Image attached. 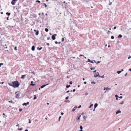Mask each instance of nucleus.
Listing matches in <instances>:
<instances>
[{
	"instance_id": "nucleus-1",
	"label": "nucleus",
	"mask_w": 131,
	"mask_h": 131,
	"mask_svg": "<svg viewBox=\"0 0 131 131\" xmlns=\"http://www.w3.org/2000/svg\"><path fill=\"white\" fill-rule=\"evenodd\" d=\"M13 87L14 88L18 87L19 85V83L17 81H14L13 82Z\"/></svg>"
},
{
	"instance_id": "nucleus-2",
	"label": "nucleus",
	"mask_w": 131,
	"mask_h": 131,
	"mask_svg": "<svg viewBox=\"0 0 131 131\" xmlns=\"http://www.w3.org/2000/svg\"><path fill=\"white\" fill-rule=\"evenodd\" d=\"M20 92L19 91H17L15 92V94H16V98H18L19 96L20 95Z\"/></svg>"
},
{
	"instance_id": "nucleus-3",
	"label": "nucleus",
	"mask_w": 131,
	"mask_h": 131,
	"mask_svg": "<svg viewBox=\"0 0 131 131\" xmlns=\"http://www.w3.org/2000/svg\"><path fill=\"white\" fill-rule=\"evenodd\" d=\"M99 74L98 72L94 74V76L95 77H99Z\"/></svg>"
},
{
	"instance_id": "nucleus-4",
	"label": "nucleus",
	"mask_w": 131,
	"mask_h": 131,
	"mask_svg": "<svg viewBox=\"0 0 131 131\" xmlns=\"http://www.w3.org/2000/svg\"><path fill=\"white\" fill-rule=\"evenodd\" d=\"M18 0H13L11 2V4L13 5H15L16 1H17Z\"/></svg>"
},
{
	"instance_id": "nucleus-5",
	"label": "nucleus",
	"mask_w": 131,
	"mask_h": 131,
	"mask_svg": "<svg viewBox=\"0 0 131 131\" xmlns=\"http://www.w3.org/2000/svg\"><path fill=\"white\" fill-rule=\"evenodd\" d=\"M56 35V34H55L54 35H53L52 36V39L53 40H54L56 39L55 36Z\"/></svg>"
},
{
	"instance_id": "nucleus-6",
	"label": "nucleus",
	"mask_w": 131,
	"mask_h": 131,
	"mask_svg": "<svg viewBox=\"0 0 131 131\" xmlns=\"http://www.w3.org/2000/svg\"><path fill=\"white\" fill-rule=\"evenodd\" d=\"M29 104V102H27L26 103H24L23 104V105H25V106H27V105H28Z\"/></svg>"
},
{
	"instance_id": "nucleus-7",
	"label": "nucleus",
	"mask_w": 131,
	"mask_h": 131,
	"mask_svg": "<svg viewBox=\"0 0 131 131\" xmlns=\"http://www.w3.org/2000/svg\"><path fill=\"white\" fill-rule=\"evenodd\" d=\"M121 112V111L120 110H119L116 112V114H117L118 113H120Z\"/></svg>"
},
{
	"instance_id": "nucleus-8",
	"label": "nucleus",
	"mask_w": 131,
	"mask_h": 131,
	"mask_svg": "<svg viewBox=\"0 0 131 131\" xmlns=\"http://www.w3.org/2000/svg\"><path fill=\"white\" fill-rule=\"evenodd\" d=\"M48 84H47L43 85L42 86H41V88H43L44 87H45L47 85H48Z\"/></svg>"
},
{
	"instance_id": "nucleus-9",
	"label": "nucleus",
	"mask_w": 131,
	"mask_h": 131,
	"mask_svg": "<svg viewBox=\"0 0 131 131\" xmlns=\"http://www.w3.org/2000/svg\"><path fill=\"white\" fill-rule=\"evenodd\" d=\"M106 90L107 91L110 90H111V88L108 87H106Z\"/></svg>"
},
{
	"instance_id": "nucleus-10",
	"label": "nucleus",
	"mask_w": 131,
	"mask_h": 131,
	"mask_svg": "<svg viewBox=\"0 0 131 131\" xmlns=\"http://www.w3.org/2000/svg\"><path fill=\"white\" fill-rule=\"evenodd\" d=\"M90 62L92 63H93L94 62H96V61L95 60H93L92 61H90Z\"/></svg>"
},
{
	"instance_id": "nucleus-11",
	"label": "nucleus",
	"mask_w": 131,
	"mask_h": 131,
	"mask_svg": "<svg viewBox=\"0 0 131 131\" xmlns=\"http://www.w3.org/2000/svg\"><path fill=\"white\" fill-rule=\"evenodd\" d=\"M8 84L9 85H10V86L13 87V83H8Z\"/></svg>"
},
{
	"instance_id": "nucleus-12",
	"label": "nucleus",
	"mask_w": 131,
	"mask_h": 131,
	"mask_svg": "<svg viewBox=\"0 0 131 131\" xmlns=\"http://www.w3.org/2000/svg\"><path fill=\"white\" fill-rule=\"evenodd\" d=\"M122 37V36L121 34H120L118 37V38H120Z\"/></svg>"
},
{
	"instance_id": "nucleus-13",
	"label": "nucleus",
	"mask_w": 131,
	"mask_h": 131,
	"mask_svg": "<svg viewBox=\"0 0 131 131\" xmlns=\"http://www.w3.org/2000/svg\"><path fill=\"white\" fill-rule=\"evenodd\" d=\"M80 128L81 129L80 131H83L82 130L83 127L82 126H80Z\"/></svg>"
},
{
	"instance_id": "nucleus-14",
	"label": "nucleus",
	"mask_w": 131,
	"mask_h": 131,
	"mask_svg": "<svg viewBox=\"0 0 131 131\" xmlns=\"http://www.w3.org/2000/svg\"><path fill=\"white\" fill-rule=\"evenodd\" d=\"M35 49V47L34 46H32V51H34Z\"/></svg>"
},
{
	"instance_id": "nucleus-15",
	"label": "nucleus",
	"mask_w": 131,
	"mask_h": 131,
	"mask_svg": "<svg viewBox=\"0 0 131 131\" xmlns=\"http://www.w3.org/2000/svg\"><path fill=\"white\" fill-rule=\"evenodd\" d=\"M26 75H22V76L21 77V79H23L24 78V77Z\"/></svg>"
},
{
	"instance_id": "nucleus-16",
	"label": "nucleus",
	"mask_w": 131,
	"mask_h": 131,
	"mask_svg": "<svg viewBox=\"0 0 131 131\" xmlns=\"http://www.w3.org/2000/svg\"><path fill=\"white\" fill-rule=\"evenodd\" d=\"M98 105L97 103H95L94 105V107L95 108L98 106Z\"/></svg>"
},
{
	"instance_id": "nucleus-17",
	"label": "nucleus",
	"mask_w": 131,
	"mask_h": 131,
	"mask_svg": "<svg viewBox=\"0 0 131 131\" xmlns=\"http://www.w3.org/2000/svg\"><path fill=\"white\" fill-rule=\"evenodd\" d=\"M124 103V102L123 101H122L119 104L121 105H123Z\"/></svg>"
},
{
	"instance_id": "nucleus-18",
	"label": "nucleus",
	"mask_w": 131,
	"mask_h": 131,
	"mask_svg": "<svg viewBox=\"0 0 131 131\" xmlns=\"http://www.w3.org/2000/svg\"><path fill=\"white\" fill-rule=\"evenodd\" d=\"M42 47H41L40 48H39V47H38L37 48V49L38 50H40L42 49Z\"/></svg>"
},
{
	"instance_id": "nucleus-19",
	"label": "nucleus",
	"mask_w": 131,
	"mask_h": 131,
	"mask_svg": "<svg viewBox=\"0 0 131 131\" xmlns=\"http://www.w3.org/2000/svg\"><path fill=\"white\" fill-rule=\"evenodd\" d=\"M115 97H116V100H117L118 99V95H115Z\"/></svg>"
},
{
	"instance_id": "nucleus-20",
	"label": "nucleus",
	"mask_w": 131,
	"mask_h": 131,
	"mask_svg": "<svg viewBox=\"0 0 131 131\" xmlns=\"http://www.w3.org/2000/svg\"><path fill=\"white\" fill-rule=\"evenodd\" d=\"M45 31L46 32H48V29L47 28H46L45 29Z\"/></svg>"
},
{
	"instance_id": "nucleus-21",
	"label": "nucleus",
	"mask_w": 131,
	"mask_h": 131,
	"mask_svg": "<svg viewBox=\"0 0 131 131\" xmlns=\"http://www.w3.org/2000/svg\"><path fill=\"white\" fill-rule=\"evenodd\" d=\"M7 15H8V16H9L10 15V13L8 12H7L6 13Z\"/></svg>"
},
{
	"instance_id": "nucleus-22",
	"label": "nucleus",
	"mask_w": 131,
	"mask_h": 131,
	"mask_svg": "<svg viewBox=\"0 0 131 131\" xmlns=\"http://www.w3.org/2000/svg\"><path fill=\"white\" fill-rule=\"evenodd\" d=\"M64 102H68L69 103L70 102V101L69 100H65L64 101Z\"/></svg>"
},
{
	"instance_id": "nucleus-23",
	"label": "nucleus",
	"mask_w": 131,
	"mask_h": 131,
	"mask_svg": "<svg viewBox=\"0 0 131 131\" xmlns=\"http://www.w3.org/2000/svg\"><path fill=\"white\" fill-rule=\"evenodd\" d=\"M81 116V115H80L78 117V120H79L80 119V118Z\"/></svg>"
},
{
	"instance_id": "nucleus-24",
	"label": "nucleus",
	"mask_w": 131,
	"mask_h": 131,
	"mask_svg": "<svg viewBox=\"0 0 131 131\" xmlns=\"http://www.w3.org/2000/svg\"><path fill=\"white\" fill-rule=\"evenodd\" d=\"M34 100H35V99H36V98H37V97H36V95H34Z\"/></svg>"
},
{
	"instance_id": "nucleus-25",
	"label": "nucleus",
	"mask_w": 131,
	"mask_h": 131,
	"mask_svg": "<svg viewBox=\"0 0 131 131\" xmlns=\"http://www.w3.org/2000/svg\"><path fill=\"white\" fill-rule=\"evenodd\" d=\"M93 104H91L90 105V106H89V108H91V107H92V106H93Z\"/></svg>"
},
{
	"instance_id": "nucleus-26",
	"label": "nucleus",
	"mask_w": 131,
	"mask_h": 131,
	"mask_svg": "<svg viewBox=\"0 0 131 131\" xmlns=\"http://www.w3.org/2000/svg\"><path fill=\"white\" fill-rule=\"evenodd\" d=\"M31 84H30L31 85H33V86L34 85V84H33V81H31Z\"/></svg>"
},
{
	"instance_id": "nucleus-27",
	"label": "nucleus",
	"mask_w": 131,
	"mask_h": 131,
	"mask_svg": "<svg viewBox=\"0 0 131 131\" xmlns=\"http://www.w3.org/2000/svg\"><path fill=\"white\" fill-rule=\"evenodd\" d=\"M39 34V31H37V32H36V35H38Z\"/></svg>"
},
{
	"instance_id": "nucleus-28",
	"label": "nucleus",
	"mask_w": 131,
	"mask_h": 131,
	"mask_svg": "<svg viewBox=\"0 0 131 131\" xmlns=\"http://www.w3.org/2000/svg\"><path fill=\"white\" fill-rule=\"evenodd\" d=\"M121 72V71H118L117 72V73L118 74H119Z\"/></svg>"
},
{
	"instance_id": "nucleus-29",
	"label": "nucleus",
	"mask_w": 131,
	"mask_h": 131,
	"mask_svg": "<svg viewBox=\"0 0 131 131\" xmlns=\"http://www.w3.org/2000/svg\"><path fill=\"white\" fill-rule=\"evenodd\" d=\"M99 77H101V78H104V77H104V75H103V76H100H100H99Z\"/></svg>"
},
{
	"instance_id": "nucleus-30",
	"label": "nucleus",
	"mask_w": 131,
	"mask_h": 131,
	"mask_svg": "<svg viewBox=\"0 0 131 131\" xmlns=\"http://www.w3.org/2000/svg\"><path fill=\"white\" fill-rule=\"evenodd\" d=\"M95 69V67L93 68V67H91L90 68L91 70H92L93 69Z\"/></svg>"
},
{
	"instance_id": "nucleus-31",
	"label": "nucleus",
	"mask_w": 131,
	"mask_h": 131,
	"mask_svg": "<svg viewBox=\"0 0 131 131\" xmlns=\"http://www.w3.org/2000/svg\"><path fill=\"white\" fill-rule=\"evenodd\" d=\"M75 110V107H74L73 109L72 110V111L73 112H74Z\"/></svg>"
},
{
	"instance_id": "nucleus-32",
	"label": "nucleus",
	"mask_w": 131,
	"mask_h": 131,
	"mask_svg": "<svg viewBox=\"0 0 131 131\" xmlns=\"http://www.w3.org/2000/svg\"><path fill=\"white\" fill-rule=\"evenodd\" d=\"M83 118L84 119V120L85 121L86 120V117L85 116H84L83 117Z\"/></svg>"
},
{
	"instance_id": "nucleus-33",
	"label": "nucleus",
	"mask_w": 131,
	"mask_h": 131,
	"mask_svg": "<svg viewBox=\"0 0 131 131\" xmlns=\"http://www.w3.org/2000/svg\"><path fill=\"white\" fill-rule=\"evenodd\" d=\"M91 83L92 84H95L96 83L95 82H94V81H92V82H91Z\"/></svg>"
},
{
	"instance_id": "nucleus-34",
	"label": "nucleus",
	"mask_w": 131,
	"mask_h": 131,
	"mask_svg": "<svg viewBox=\"0 0 131 131\" xmlns=\"http://www.w3.org/2000/svg\"><path fill=\"white\" fill-rule=\"evenodd\" d=\"M14 49L15 50H17V47L16 46L15 47V48H14Z\"/></svg>"
},
{
	"instance_id": "nucleus-35",
	"label": "nucleus",
	"mask_w": 131,
	"mask_h": 131,
	"mask_svg": "<svg viewBox=\"0 0 131 131\" xmlns=\"http://www.w3.org/2000/svg\"><path fill=\"white\" fill-rule=\"evenodd\" d=\"M36 2H38L39 3H40V1L39 0H37V1H36Z\"/></svg>"
},
{
	"instance_id": "nucleus-36",
	"label": "nucleus",
	"mask_w": 131,
	"mask_h": 131,
	"mask_svg": "<svg viewBox=\"0 0 131 131\" xmlns=\"http://www.w3.org/2000/svg\"><path fill=\"white\" fill-rule=\"evenodd\" d=\"M114 37L113 36H111V38L112 39H114Z\"/></svg>"
},
{
	"instance_id": "nucleus-37",
	"label": "nucleus",
	"mask_w": 131,
	"mask_h": 131,
	"mask_svg": "<svg viewBox=\"0 0 131 131\" xmlns=\"http://www.w3.org/2000/svg\"><path fill=\"white\" fill-rule=\"evenodd\" d=\"M100 63V61H98L96 63L97 64H98Z\"/></svg>"
},
{
	"instance_id": "nucleus-38",
	"label": "nucleus",
	"mask_w": 131,
	"mask_h": 131,
	"mask_svg": "<svg viewBox=\"0 0 131 131\" xmlns=\"http://www.w3.org/2000/svg\"><path fill=\"white\" fill-rule=\"evenodd\" d=\"M70 86V85H67L66 86V88H68Z\"/></svg>"
},
{
	"instance_id": "nucleus-39",
	"label": "nucleus",
	"mask_w": 131,
	"mask_h": 131,
	"mask_svg": "<svg viewBox=\"0 0 131 131\" xmlns=\"http://www.w3.org/2000/svg\"><path fill=\"white\" fill-rule=\"evenodd\" d=\"M131 58V56H129L128 57V59H129L130 58Z\"/></svg>"
},
{
	"instance_id": "nucleus-40",
	"label": "nucleus",
	"mask_w": 131,
	"mask_h": 131,
	"mask_svg": "<svg viewBox=\"0 0 131 131\" xmlns=\"http://www.w3.org/2000/svg\"><path fill=\"white\" fill-rule=\"evenodd\" d=\"M72 81H70L69 82V84H72Z\"/></svg>"
},
{
	"instance_id": "nucleus-41",
	"label": "nucleus",
	"mask_w": 131,
	"mask_h": 131,
	"mask_svg": "<svg viewBox=\"0 0 131 131\" xmlns=\"http://www.w3.org/2000/svg\"><path fill=\"white\" fill-rule=\"evenodd\" d=\"M61 118V116H60L59 117V121H60V120Z\"/></svg>"
},
{
	"instance_id": "nucleus-42",
	"label": "nucleus",
	"mask_w": 131,
	"mask_h": 131,
	"mask_svg": "<svg viewBox=\"0 0 131 131\" xmlns=\"http://www.w3.org/2000/svg\"><path fill=\"white\" fill-rule=\"evenodd\" d=\"M62 42H63L64 40V38H62Z\"/></svg>"
},
{
	"instance_id": "nucleus-43",
	"label": "nucleus",
	"mask_w": 131,
	"mask_h": 131,
	"mask_svg": "<svg viewBox=\"0 0 131 131\" xmlns=\"http://www.w3.org/2000/svg\"><path fill=\"white\" fill-rule=\"evenodd\" d=\"M3 64L2 63H0V67H1V66L2 65H3Z\"/></svg>"
},
{
	"instance_id": "nucleus-44",
	"label": "nucleus",
	"mask_w": 131,
	"mask_h": 131,
	"mask_svg": "<svg viewBox=\"0 0 131 131\" xmlns=\"http://www.w3.org/2000/svg\"><path fill=\"white\" fill-rule=\"evenodd\" d=\"M8 102L9 103H12L13 102V101L12 100L9 101Z\"/></svg>"
},
{
	"instance_id": "nucleus-45",
	"label": "nucleus",
	"mask_w": 131,
	"mask_h": 131,
	"mask_svg": "<svg viewBox=\"0 0 131 131\" xmlns=\"http://www.w3.org/2000/svg\"><path fill=\"white\" fill-rule=\"evenodd\" d=\"M29 123H31V121H30V119H29Z\"/></svg>"
},
{
	"instance_id": "nucleus-46",
	"label": "nucleus",
	"mask_w": 131,
	"mask_h": 131,
	"mask_svg": "<svg viewBox=\"0 0 131 131\" xmlns=\"http://www.w3.org/2000/svg\"><path fill=\"white\" fill-rule=\"evenodd\" d=\"M85 94L86 95H88V93L86 92L85 93Z\"/></svg>"
},
{
	"instance_id": "nucleus-47",
	"label": "nucleus",
	"mask_w": 131,
	"mask_h": 131,
	"mask_svg": "<svg viewBox=\"0 0 131 131\" xmlns=\"http://www.w3.org/2000/svg\"><path fill=\"white\" fill-rule=\"evenodd\" d=\"M68 98H69L68 97V96H67V97H66V100H67V99H68Z\"/></svg>"
},
{
	"instance_id": "nucleus-48",
	"label": "nucleus",
	"mask_w": 131,
	"mask_h": 131,
	"mask_svg": "<svg viewBox=\"0 0 131 131\" xmlns=\"http://www.w3.org/2000/svg\"><path fill=\"white\" fill-rule=\"evenodd\" d=\"M73 92H74L75 91V89H73Z\"/></svg>"
},
{
	"instance_id": "nucleus-49",
	"label": "nucleus",
	"mask_w": 131,
	"mask_h": 131,
	"mask_svg": "<svg viewBox=\"0 0 131 131\" xmlns=\"http://www.w3.org/2000/svg\"><path fill=\"white\" fill-rule=\"evenodd\" d=\"M81 107V105H79V107H78V108H80Z\"/></svg>"
},
{
	"instance_id": "nucleus-50",
	"label": "nucleus",
	"mask_w": 131,
	"mask_h": 131,
	"mask_svg": "<svg viewBox=\"0 0 131 131\" xmlns=\"http://www.w3.org/2000/svg\"><path fill=\"white\" fill-rule=\"evenodd\" d=\"M88 62H90V59H88Z\"/></svg>"
},
{
	"instance_id": "nucleus-51",
	"label": "nucleus",
	"mask_w": 131,
	"mask_h": 131,
	"mask_svg": "<svg viewBox=\"0 0 131 131\" xmlns=\"http://www.w3.org/2000/svg\"><path fill=\"white\" fill-rule=\"evenodd\" d=\"M44 5H45V7H47V5H46V4L44 3Z\"/></svg>"
},
{
	"instance_id": "nucleus-52",
	"label": "nucleus",
	"mask_w": 131,
	"mask_h": 131,
	"mask_svg": "<svg viewBox=\"0 0 131 131\" xmlns=\"http://www.w3.org/2000/svg\"><path fill=\"white\" fill-rule=\"evenodd\" d=\"M18 129L19 130H22V128H19Z\"/></svg>"
},
{
	"instance_id": "nucleus-53",
	"label": "nucleus",
	"mask_w": 131,
	"mask_h": 131,
	"mask_svg": "<svg viewBox=\"0 0 131 131\" xmlns=\"http://www.w3.org/2000/svg\"><path fill=\"white\" fill-rule=\"evenodd\" d=\"M119 97L120 99H122V98L123 97L122 96H120Z\"/></svg>"
},
{
	"instance_id": "nucleus-54",
	"label": "nucleus",
	"mask_w": 131,
	"mask_h": 131,
	"mask_svg": "<svg viewBox=\"0 0 131 131\" xmlns=\"http://www.w3.org/2000/svg\"><path fill=\"white\" fill-rule=\"evenodd\" d=\"M16 126H19V124H17L16 125Z\"/></svg>"
},
{
	"instance_id": "nucleus-55",
	"label": "nucleus",
	"mask_w": 131,
	"mask_h": 131,
	"mask_svg": "<svg viewBox=\"0 0 131 131\" xmlns=\"http://www.w3.org/2000/svg\"><path fill=\"white\" fill-rule=\"evenodd\" d=\"M19 110L20 111H21L22 110V109H20Z\"/></svg>"
},
{
	"instance_id": "nucleus-56",
	"label": "nucleus",
	"mask_w": 131,
	"mask_h": 131,
	"mask_svg": "<svg viewBox=\"0 0 131 131\" xmlns=\"http://www.w3.org/2000/svg\"><path fill=\"white\" fill-rule=\"evenodd\" d=\"M64 114V113H63V112H62V113H61V115H63Z\"/></svg>"
},
{
	"instance_id": "nucleus-57",
	"label": "nucleus",
	"mask_w": 131,
	"mask_h": 131,
	"mask_svg": "<svg viewBox=\"0 0 131 131\" xmlns=\"http://www.w3.org/2000/svg\"><path fill=\"white\" fill-rule=\"evenodd\" d=\"M47 40H49V39H50V38H49V37L47 38Z\"/></svg>"
},
{
	"instance_id": "nucleus-58",
	"label": "nucleus",
	"mask_w": 131,
	"mask_h": 131,
	"mask_svg": "<svg viewBox=\"0 0 131 131\" xmlns=\"http://www.w3.org/2000/svg\"><path fill=\"white\" fill-rule=\"evenodd\" d=\"M4 83V82H1V83L2 84H3Z\"/></svg>"
},
{
	"instance_id": "nucleus-59",
	"label": "nucleus",
	"mask_w": 131,
	"mask_h": 131,
	"mask_svg": "<svg viewBox=\"0 0 131 131\" xmlns=\"http://www.w3.org/2000/svg\"><path fill=\"white\" fill-rule=\"evenodd\" d=\"M69 90H68V91H66V93H69Z\"/></svg>"
},
{
	"instance_id": "nucleus-60",
	"label": "nucleus",
	"mask_w": 131,
	"mask_h": 131,
	"mask_svg": "<svg viewBox=\"0 0 131 131\" xmlns=\"http://www.w3.org/2000/svg\"><path fill=\"white\" fill-rule=\"evenodd\" d=\"M47 45L48 46H49V44L48 43H47Z\"/></svg>"
},
{
	"instance_id": "nucleus-61",
	"label": "nucleus",
	"mask_w": 131,
	"mask_h": 131,
	"mask_svg": "<svg viewBox=\"0 0 131 131\" xmlns=\"http://www.w3.org/2000/svg\"><path fill=\"white\" fill-rule=\"evenodd\" d=\"M116 26H115V27H114V29H116Z\"/></svg>"
},
{
	"instance_id": "nucleus-62",
	"label": "nucleus",
	"mask_w": 131,
	"mask_h": 131,
	"mask_svg": "<svg viewBox=\"0 0 131 131\" xmlns=\"http://www.w3.org/2000/svg\"><path fill=\"white\" fill-rule=\"evenodd\" d=\"M84 83L85 84H86L87 83V82H84Z\"/></svg>"
},
{
	"instance_id": "nucleus-63",
	"label": "nucleus",
	"mask_w": 131,
	"mask_h": 131,
	"mask_svg": "<svg viewBox=\"0 0 131 131\" xmlns=\"http://www.w3.org/2000/svg\"><path fill=\"white\" fill-rule=\"evenodd\" d=\"M96 70H95L93 72V73H95V72H96Z\"/></svg>"
},
{
	"instance_id": "nucleus-64",
	"label": "nucleus",
	"mask_w": 131,
	"mask_h": 131,
	"mask_svg": "<svg viewBox=\"0 0 131 131\" xmlns=\"http://www.w3.org/2000/svg\"><path fill=\"white\" fill-rule=\"evenodd\" d=\"M84 113L83 112L82 113V115H84Z\"/></svg>"
}]
</instances>
